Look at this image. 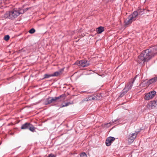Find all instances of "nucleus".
<instances>
[{"instance_id": "22", "label": "nucleus", "mask_w": 157, "mask_h": 157, "mask_svg": "<svg viewBox=\"0 0 157 157\" xmlns=\"http://www.w3.org/2000/svg\"><path fill=\"white\" fill-rule=\"evenodd\" d=\"M10 38V36L9 35H6L4 37V40H5L7 41L9 40Z\"/></svg>"}, {"instance_id": "7", "label": "nucleus", "mask_w": 157, "mask_h": 157, "mask_svg": "<svg viewBox=\"0 0 157 157\" xmlns=\"http://www.w3.org/2000/svg\"><path fill=\"white\" fill-rule=\"evenodd\" d=\"M115 138L113 137H110L108 138L106 141V144L107 146H109L111 143L114 141Z\"/></svg>"}, {"instance_id": "5", "label": "nucleus", "mask_w": 157, "mask_h": 157, "mask_svg": "<svg viewBox=\"0 0 157 157\" xmlns=\"http://www.w3.org/2000/svg\"><path fill=\"white\" fill-rule=\"evenodd\" d=\"M75 64L77 65L80 67H85L88 66L90 64L86 60H82L80 61L77 60Z\"/></svg>"}, {"instance_id": "3", "label": "nucleus", "mask_w": 157, "mask_h": 157, "mask_svg": "<svg viewBox=\"0 0 157 157\" xmlns=\"http://www.w3.org/2000/svg\"><path fill=\"white\" fill-rule=\"evenodd\" d=\"M137 11H134L132 14L127 18H126L124 21V25H128L131 24L132 22L135 21L137 18Z\"/></svg>"}, {"instance_id": "18", "label": "nucleus", "mask_w": 157, "mask_h": 157, "mask_svg": "<svg viewBox=\"0 0 157 157\" xmlns=\"http://www.w3.org/2000/svg\"><path fill=\"white\" fill-rule=\"evenodd\" d=\"M29 129L30 131L33 132H34L35 131V128L31 124L30 125Z\"/></svg>"}, {"instance_id": "28", "label": "nucleus", "mask_w": 157, "mask_h": 157, "mask_svg": "<svg viewBox=\"0 0 157 157\" xmlns=\"http://www.w3.org/2000/svg\"><path fill=\"white\" fill-rule=\"evenodd\" d=\"M138 13H139V14H140V12L139 11V10H138ZM139 14H138V15Z\"/></svg>"}, {"instance_id": "10", "label": "nucleus", "mask_w": 157, "mask_h": 157, "mask_svg": "<svg viewBox=\"0 0 157 157\" xmlns=\"http://www.w3.org/2000/svg\"><path fill=\"white\" fill-rule=\"evenodd\" d=\"M63 71V69H61L58 71L55 72L52 74V76H57L60 75L62 74Z\"/></svg>"}, {"instance_id": "20", "label": "nucleus", "mask_w": 157, "mask_h": 157, "mask_svg": "<svg viewBox=\"0 0 157 157\" xmlns=\"http://www.w3.org/2000/svg\"><path fill=\"white\" fill-rule=\"evenodd\" d=\"M35 31V29L33 28H32L29 30V32L31 34H32L34 33Z\"/></svg>"}, {"instance_id": "4", "label": "nucleus", "mask_w": 157, "mask_h": 157, "mask_svg": "<svg viewBox=\"0 0 157 157\" xmlns=\"http://www.w3.org/2000/svg\"><path fill=\"white\" fill-rule=\"evenodd\" d=\"M134 81V79L132 80L131 82H130L125 86V87L123 90V92L120 95V96H122L123 95L124 93H126L129 90H130L132 88V84Z\"/></svg>"}, {"instance_id": "27", "label": "nucleus", "mask_w": 157, "mask_h": 157, "mask_svg": "<svg viewBox=\"0 0 157 157\" xmlns=\"http://www.w3.org/2000/svg\"><path fill=\"white\" fill-rule=\"evenodd\" d=\"M142 129H140L139 130V131H138V133L140 132V131Z\"/></svg>"}, {"instance_id": "13", "label": "nucleus", "mask_w": 157, "mask_h": 157, "mask_svg": "<svg viewBox=\"0 0 157 157\" xmlns=\"http://www.w3.org/2000/svg\"><path fill=\"white\" fill-rule=\"evenodd\" d=\"M30 124L29 123H26L22 125L21 127V129H29V127L30 126Z\"/></svg>"}, {"instance_id": "1", "label": "nucleus", "mask_w": 157, "mask_h": 157, "mask_svg": "<svg viewBox=\"0 0 157 157\" xmlns=\"http://www.w3.org/2000/svg\"><path fill=\"white\" fill-rule=\"evenodd\" d=\"M157 54V45L143 51L138 56V63H140L141 62H144L146 60L151 59L154 55Z\"/></svg>"}, {"instance_id": "32", "label": "nucleus", "mask_w": 157, "mask_h": 157, "mask_svg": "<svg viewBox=\"0 0 157 157\" xmlns=\"http://www.w3.org/2000/svg\"><path fill=\"white\" fill-rule=\"evenodd\" d=\"M144 13H141V14H143Z\"/></svg>"}, {"instance_id": "15", "label": "nucleus", "mask_w": 157, "mask_h": 157, "mask_svg": "<svg viewBox=\"0 0 157 157\" xmlns=\"http://www.w3.org/2000/svg\"><path fill=\"white\" fill-rule=\"evenodd\" d=\"M104 30L103 27L100 26L98 28L97 30V33H101Z\"/></svg>"}, {"instance_id": "2", "label": "nucleus", "mask_w": 157, "mask_h": 157, "mask_svg": "<svg viewBox=\"0 0 157 157\" xmlns=\"http://www.w3.org/2000/svg\"><path fill=\"white\" fill-rule=\"evenodd\" d=\"M19 15L18 11L13 10L10 11L6 12L4 14V17L6 18H9L13 19L17 17Z\"/></svg>"}, {"instance_id": "29", "label": "nucleus", "mask_w": 157, "mask_h": 157, "mask_svg": "<svg viewBox=\"0 0 157 157\" xmlns=\"http://www.w3.org/2000/svg\"><path fill=\"white\" fill-rule=\"evenodd\" d=\"M155 78L156 80V81H157V76L156 77H155Z\"/></svg>"}, {"instance_id": "24", "label": "nucleus", "mask_w": 157, "mask_h": 157, "mask_svg": "<svg viewBox=\"0 0 157 157\" xmlns=\"http://www.w3.org/2000/svg\"><path fill=\"white\" fill-rule=\"evenodd\" d=\"M144 83L143 82H142L140 84V86L143 87L144 86Z\"/></svg>"}, {"instance_id": "16", "label": "nucleus", "mask_w": 157, "mask_h": 157, "mask_svg": "<svg viewBox=\"0 0 157 157\" xmlns=\"http://www.w3.org/2000/svg\"><path fill=\"white\" fill-rule=\"evenodd\" d=\"M29 9V8H26V9L24 10H23L22 9L19 8L18 11V13H19V15L20 14L23 13L25 11H26Z\"/></svg>"}, {"instance_id": "14", "label": "nucleus", "mask_w": 157, "mask_h": 157, "mask_svg": "<svg viewBox=\"0 0 157 157\" xmlns=\"http://www.w3.org/2000/svg\"><path fill=\"white\" fill-rule=\"evenodd\" d=\"M150 104H151V105L152 107L153 106L157 108V100H154L153 101H151L150 103Z\"/></svg>"}, {"instance_id": "31", "label": "nucleus", "mask_w": 157, "mask_h": 157, "mask_svg": "<svg viewBox=\"0 0 157 157\" xmlns=\"http://www.w3.org/2000/svg\"><path fill=\"white\" fill-rule=\"evenodd\" d=\"M136 77H135V78H136Z\"/></svg>"}, {"instance_id": "21", "label": "nucleus", "mask_w": 157, "mask_h": 157, "mask_svg": "<svg viewBox=\"0 0 157 157\" xmlns=\"http://www.w3.org/2000/svg\"><path fill=\"white\" fill-rule=\"evenodd\" d=\"M80 157H87V156L86 154L85 153L83 152V153H82L80 155Z\"/></svg>"}, {"instance_id": "12", "label": "nucleus", "mask_w": 157, "mask_h": 157, "mask_svg": "<svg viewBox=\"0 0 157 157\" xmlns=\"http://www.w3.org/2000/svg\"><path fill=\"white\" fill-rule=\"evenodd\" d=\"M64 95H60L58 97H54V98L51 97L52 102H55L56 101H57L58 99H59V98H60L61 97H64Z\"/></svg>"}, {"instance_id": "26", "label": "nucleus", "mask_w": 157, "mask_h": 157, "mask_svg": "<svg viewBox=\"0 0 157 157\" xmlns=\"http://www.w3.org/2000/svg\"><path fill=\"white\" fill-rule=\"evenodd\" d=\"M68 105V103H67L65 105V106H67Z\"/></svg>"}, {"instance_id": "11", "label": "nucleus", "mask_w": 157, "mask_h": 157, "mask_svg": "<svg viewBox=\"0 0 157 157\" xmlns=\"http://www.w3.org/2000/svg\"><path fill=\"white\" fill-rule=\"evenodd\" d=\"M157 82L155 77L150 79L147 82V85H149L150 84Z\"/></svg>"}, {"instance_id": "23", "label": "nucleus", "mask_w": 157, "mask_h": 157, "mask_svg": "<svg viewBox=\"0 0 157 157\" xmlns=\"http://www.w3.org/2000/svg\"><path fill=\"white\" fill-rule=\"evenodd\" d=\"M47 157H55V156L54 154H51L49 155Z\"/></svg>"}, {"instance_id": "17", "label": "nucleus", "mask_w": 157, "mask_h": 157, "mask_svg": "<svg viewBox=\"0 0 157 157\" xmlns=\"http://www.w3.org/2000/svg\"><path fill=\"white\" fill-rule=\"evenodd\" d=\"M46 102L45 103V105L50 104L52 102L51 97L47 98L46 100Z\"/></svg>"}, {"instance_id": "19", "label": "nucleus", "mask_w": 157, "mask_h": 157, "mask_svg": "<svg viewBox=\"0 0 157 157\" xmlns=\"http://www.w3.org/2000/svg\"><path fill=\"white\" fill-rule=\"evenodd\" d=\"M52 74H51V75L45 74L44 75V78H48L50 77L53 76H52Z\"/></svg>"}, {"instance_id": "25", "label": "nucleus", "mask_w": 157, "mask_h": 157, "mask_svg": "<svg viewBox=\"0 0 157 157\" xmlns=\"http://www.w3.org/2000/svg\"><path fill=\"white\" fill-rule=\"evenodd\" d=\"M65 105H61V106H60V108H62V107H65Z\"/></svg>"}, {"instance_id": "8", "label": "nucleus", "mask_w": 157, "mask_h": 157, "mask_svg": "<svg viewBox=\"0 0 157 157\" xmlns=\"http://www.w3.org/2000/svg\"><path fill=\"white\" fill-rule=\"evenodd\" d=\"M137 134L133 133L129 136L128 139V141L130 144L133 142L135 139L136 137Z\"/></svg>"}, {"instance_id": "9", "label": "nucleus", "mask_w": 157, "mask_h": 157, "mask_svg": "<svg viewBox=\"0 0 157 157\" xmlns=\"http://www.w3.org/2000/svg\"><path fill=\"white\" fill-rule=\"evenodd\" d=\"M118 119H117L114 120V121H113L112 122H110L109 123H107L106 124H102V126L103 128H108L111 125H112L113 124L115 123L116 121L118 120Z\"/></svg>"}, {"instance_id": "30", "label": "nucleus", "mask_w": 157, "mask_h": 157, "mask_svg": "<svg viewBox=\"0 0 157 157\" xmlns=\"http://www.w3.org/2000/svg\"><path fill=\"white\" fill-rule=\"evenodd\" d=\"M94 99H95V98H93V97L92 98V99L93 100H94Z\"/></svg>"}, {"instance_id": "6", "label": "nucleus", "mask_w": 157, "mask_h": 157, "mask_svg": "<svg viewBox=\"0 0 157 157\" xmlns=\"http://www.w3.org/2000/svg\"><path fill=\"white\" fill-rule=\"evenodd\" d=\"M156 92L154 90L151 91L146 94L144 98L145 100H148L153 98L156 94Z\"/></svg>"}]
</instances>
